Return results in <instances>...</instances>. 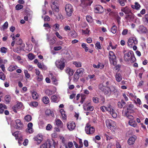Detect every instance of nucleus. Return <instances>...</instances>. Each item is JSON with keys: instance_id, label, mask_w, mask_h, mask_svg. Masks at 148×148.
<instances>
[{"instance_id": "obj_1", "label": "nucleus", "mask_w": 148, "mask_h": 148, "mask_svg": "<svg viewBox=\"0 0 148 148\" xmlns=\"http://www.w3.org/2000/svg\"><path fill=\"white\" fill-rule=\"evenodd\" d=\"M98 88L101 91L104 93V94L108 96H110L112 92V90L107 86H105L103 84H100L98 86Z\"/></svg>"}, {"instance_id": "obj_2", "label": "nucleus", "mask_w": 148, "mask_h": 148, "mask_svg": "<svg viewBox=\"0 0 148 148\" xmlns=\"http://www.w3.org/2000/svg\"><path fill=\"white\" fill-rule=\"evenodd\" d=\"M124 58L125 61H130L131 63H133L136 60L134 53L131 51H129L127 53H125Z\"/></svg>"}, {"instance_id": "obj_3", "label": "nucleus", "mask_w": 148, "mask_h": 148, "mask_svg": "<svg viewBox=\"0 0 148 148\" xmlns=\"http://www.w3.org/2000/svg\"><path fill=\"white\" fill-rule=\"evenodd\" d=\"M57 67L61 70L64 69L65 67V60L63 58L56 60L55 62Z\"/></svg>"}, {"instance_id": "obj_4", "label": "nucleus", "mask_w": 148, "mask_h": 148, "mask_svg": "<svg viewBox=\"0 0 148 148\" xmlns=\"http://www.w3.org/2000/svg\"><path fill=\"white\" fill-rule=\"evenodd\" d=\"M109 57L110 62L114 66L116 64V57L113 52L111 51L109 52Z\"/></svg>"}, {"instance_id": "obj_5", "label": "nucleus", "mask_w": 148, "mask_h": 148, "mask_svg": "<svg viewBox=\"0 0 148 148\" xmlns=\"http://www.w3.org/2000/svg\"><path fill=\"white\" fill-rule=\"evenodd\" d=\"M106 123L107 127L109 129L113 130L115 129L116 127L115 122L110 119H107L106 120Z\"/></svg>"}, {"instance_id": "obj_6", "label": "nucleus", "mask_w": 148, "mask_h": 148, "mask_svg": "<svg viewBox=\"0 0 148 148\" xmlns=\"http://www.w3.org/2000/svg\"><path fill=\"white\" fill-rule=\"evenodd\" d=\"M65 9L67 15L68 16H71L73 11L72 5L69 4H66L65 6Z\"/></svg>"}, {"instance_id": "obj_7", "label": "nucleus", "mask_w": 148, "mask_h": 148, "mask_svg": "<svg viewBox=\"0 0 148 148\" xmlns=\"http://www.w3.org/2000/svg\"><path fill=\"white\" fill-rule=\"evenodd\" d=\"M138 43L137 40L135 37H131L129 38L127 42L128 46L130 47Z\"/></svg>"}, {"instance_id": "obj_8", "label": "nucleus", "mask_w": 148, "mask_h": 148, "mask_svg": "<svg viewBox=\"0 0 148 148\" xmlns=\"http://www.w3.org/2000/svg\"><path fill=\"white\" fill-rule=\"evenodd\" d=\"M86 133L88 134H93L95 131V128L93 127H91L88 124H87L85 127Z\"/></svg>"}, {"instance_id": "obj_9", "label": "nucleus", "mask_w": 148, "mask_h": 148, "mask_svg": "<svg viewBox=\"0 0 148 148\" xmlns=\"http://www.w3.org/2000/svg\"><path fill=\"white\" fill-rule=\"evenodd\" d=\"M80 5L82 7H85L88 6H90L93 3V0H80Z\"/></svg>"}, {"instance_id": "obj_10", "label": "nucleus", "mask_w": 148, "mask_h": 148, "mask_svg": "<svg viewBox=\"0 0 148 148\" xmlns=\"http://www.w3.org/2000/svg\"><path fill=\"white\" fill-rule=\"evenodd\" d=\"M83 108L85 111H92L94 110V107L90 106V103L87 102L84 104L83 106Z\"/></svg>"}, {"instance_id": "obj_11", "label": "nucleus", "mask_w": 148, "mask_h": 148, "mask_svg": "<svg viewBox=\"0 0 148 148\" xmlns=\"http://www.w3.org/2000/svg\"><path fill=\"white\" fill-rule=\"evenodd\" d=\"M56 4L55 2H53L51 5V7L53 11L58 12L59 11V8L57 5H56Z\"/></svg>"}, {"instance_id": "obj_12", "label": "nucleus", "mask_w": 148, "mask_h": 148, "mask_svg": "<svg viewBox=\"0 0 148 148\" xmlns=\"http://www.w3.org/2000/svg\"><path fill=\"white\" fill-rule=\"evenodd\" d=\"M95 10L96 13H101L103 11V7L100 5L96 6Z\"/></svg>"}, {"instance_id": "obj_13", "label": "nucleus", "mask_w": 148, "mask_h": 148, "mask_svg": "<svg viewBox=\"0 0 148 148\" xmlns=\"http://www.w3.org/2000/svg\"><path fill=\"white\" fill-rule=\"evenodd\" d=\"M76 125L74 122H70L67 124L68 128L70 131L73 130L75 128Z\"/></svg>"}, {"instance_id": "obj_14", "label": "nucleus", "mask_w": 148, "mask_h": 148, "mask_svg": "<svg viewBox=\"0 0 148 148\" xmlns=\"http://www.w3.org/2000/svg\"><path fill=\"white\" fill-rule=\"evenodd\" d=\"M33 124L32 123L30 122L28 123L27 125V128L26 129V131L29 133H32L33 132V130L32 128Z\"/></svg>"}, {"instance_id": "obj_15", "label": "nucleus", "mask_w": 148, "mask_h": 148, "mask_svg": "<svg viewBox=\"0 0 148 148\" xmlns=\"http://www.w3.org/2000/svg\"><path fill=\"white\" fill-rule=\"evenodd\" d=\"M15 122L16 128L18 129H21L23 126V125L21 123L20 120L19 119H17L16 120Z\"/></svg>"}, {"instance_id": "obj_16", "label": "nucleus", "mask_w": 148, "mask_h": 148, "mask_svg": "<svg viewBox=\"0 0 148 148\" xmlns=\"http://www.w3.org/2000/svg\"><path fill=\"white\" fill-rule=\"evenodd\" d=\"M136 139V136H134L130 138L128 140V144L130 145L133 144Z\"/></svg>"}, {"instance_id": "obj_17", "label": "nucleus", "mask_w": 148, "mask_h": 148, "mask_svg": "<svg viewBox=\"0 0 148 148\" xmlns=\"http://www.w3.org/2000/svg\"><path fill=\"white\" fill-rule=\"evenodd\" d=\"M84 71L83 69L81 68L78 69L75 73V74L76 75V77L77 79H78L79 78V76L81 75L83 73Z\"/></svg>"}, {"instance_id": "obj_18", "label": "nucleus", "mask_w": 148, "mask_h": 148, "mask_svg": "<svg viewBox=\"0 0 148 148\" xmlns=\"http://www.w3.org/2000/svg\"><path fill=\"white\" fill-rule=\"evenodd\" d=\"M147 31V28L143 25L140 26L138 30V32L141 33H146Z\"/></svg>"}, {"instance_id": "obj_19", "label": "nucleus", "mask_w": 148, "mask_h": 148, "mask_svg": "<svg viewBox=\"0 0 148 148\" xmlns=\"http://www.w3.org/2000/svg\"><path fill=\"white\" fill-rule=\"evenodd\" d=\"M38 144H40L42 140V136L41 135H38L34 138Z\"/></svg>"}, {"instance_id": "obj_20", "label": "nucleus", "mask_w": 148, "mask_h": 148, "mask_svg": "<svg viewBox=\"0 0 148 148\" xmlns=\"http://www.w3.org/2000/svg\"><path fill=\"white\" fill-rule=\"evenodd\" d=\"M116 80L118 82H121L122 79V77L121 74L119 73H117L115 75Z\"/></svg>"}, {"instance_id": "obj_21", "label": "nucleus", "mask_w": 148, "mask_h": 148, "mask_svg": "<svg viewBox=\"0 0 148 148\" xmlns=\"http://www.w3.org/2000/svg\"><path fill=\"white\" fill-rule=\"evenodd\" d=\"M65 72L69 76H71L73 73V69L69 67H67L66 69Z\"/></svg>"}, {"instance_id": "obj_22", "label": "nucleus", "mask_w": 148, "mask_h": 148, "mask_svg": "<svg viewBox=\"0 0 148 148\" xmlns=\"http://www.w3.org/2000/svg\"><path fill=\"white\" fill-rule=\"evenodd\" d=\"M121 11L124 12L125 14H128L131 12V10L127 7L123 8L121 9Z\"/></svg>"}, {"instance_id": "obj_23", "label": "nucleus", "mask_w": 148, "mask_h": 148, "mask_svg": "<svg viewBox=\"0 0 148 148\" xmlns=\"http://www.w3.org/2000/svg\"><path fill=\"white\" fill-rule=\"evenodd\" d=\"M60 112L61 115L62 119L64 120H66V115L64 110L63 109H61L60 110Z\"/></svg>"}, {"instance_id": "obj_24", "label": "nucleus", "mask_w": 148, "mask_h": 148, "mask_svg": "<svg viewBox=\"0 0 148 148\" xmlns=\"http://www.w3.org/2000/svg\"><path fill=\"white\" fill-rule=\"evenodd\" d=\"M131 7L133 9L139 10L140 7V5L137 2H135L134 5H132Z\"/></svg>"}, {"instance_id": "obj_25", "label": "nucleus", "mask_w": 148, "mask_h": 148, "mask_svg": "<svg viewBox=\"0 0 148 148\" xmlns=\"http://www.w3.org/2000/svg\"><path fill=\"white\" fill-rule=\"evenodd\" d=\"M55 122L57 125L61 127L63 126V123L60 119H56L55 120Z\"/></svg>"}, {"instance_id": "obj_26", "label": "nucleus", "mask_w": 148, "mask_h": 148, "mask_svg": "<svg viewBox=\"0 0 148 148\" xmlns=\"http://www.w3.org/2000/svg\"><path fill=\"white\" fill-rule=\"evenodd\" d=\"M128 123L130 125L134 127H136L137 125L136 122L132 120H130L129 121Z\"/></svg>"}, {"instance_id": "obj_27", "label": "nucleus", "mask_w": 148, "mask_h": 148, "mask_svg": "<svg viewBox=\"0 0 148 148\" xmlns=\"http://www.w3.org/2000/svg\"><path fill=\"white\" fill-rule=\"evenodd\" d=\"M127 95L132 100H134L136 98V96L134 95L132 93L128 92Z\"/></svg>"}, {"instance_id": "obj_28", "label": "nucleus", "mask_w": 148, "mask_h": 148, "mask_svg": "<svg viewBox=\"0 0 148 148\" xmlns=\"http://www.w3.org/2000/svg\"><path fill=\"white\" fill-rule=\"evenodd\" d=\"M45 113L46 115L51 116L52 117L54 116V113L53 111L50 110H47L45 111Z\"/></svg>"}, {"instance_id": "obj_29", "label": "nucleus", "mask_w": 148, "mask_h": 148, "mask_svg": "<svg viewBox=\"0 0 148 148\" xmlns=\"http://www.w3.org/2000/svg\"><path fill=\"white\" fill-rule=\"evenodd\" d=\"M22 106V104L21 102H19L17 104L14 106L12 108L13 110H15V108L16 107L18 108H20Z\"/></svg>"}, {"instance_id": "obj_30", "label": "nucleus", "mask_w": 148, "mask_h": 148, "mask_svg": "<svg viewBox=\"0 0 148 148\" xmlns=\"http://www.w3.org/2000/svg\"><path fill=\"white\" fill-rule=\"evenodd\" d=\"M43 102L45 104H47L49 102V98L46 96L44 97L42 99Z\"/></svg>"}, {"instance_id": "obj_31", "label": "nucleus", "mask_w": 148, "mask_h": 148, "mask_svg": "<svg viewBox=\"0 0 148 148\" xmlns=\"http://www.w3.org/2000/svg\"><path fill=\"white\" fill-rule=\"evenodd\" d=\"M18 68L16 66L11 65L8 68V70L10 71H12L17 69Z\"/></svg>"}, {"instance_id": "obj_32", "label": "nucleus", "mask_w": 148, "mask_h": 148, "mask_svg": "<svg viewBox=\"0 0 148 148\" xmlns=\"http://www.w3.org/2000/svg\"><path fill=\"white\" fill-rule=\"evenodd\" d=\"M73 64L77 67H80L82 66V63L79 62L74 61Z\"/></svg>"}, {"instance_id": "obj_33", "label": "nucleus", "mask_w": 148, "mask_h": 148, "mask_svg": "<svg viewBox=\"0 0 148 148\" xmlns=\"http://www.w3.org/2000/svg\"><path fill=\"white\" fill-rule=\"evenodd\" d=\"M32 96L33 99H36L38 98V95L36 92L34 91L32 93Z\"/></svg>"}, {"instance_id": "obj_34", "label": "nucleus", "mask_w": 148, "mask_h": 148, "mask_svg": "<svg viewBox=\"0 0 148 148\" xmlns=\"http://www.w3.org/2000/svg\"><path fill=\"white\" fill-rule=\"evenodd\" d=\"M17 41L16 43L19 45H21L22 47H24V44H22V41L21 39L20 38L17 39Z\"/></svg>"}, {"instance_id": "obj_35", "label": "nucleus", "mask_w": 148, "mask_h": 148, "mask_svg": "<svg viewBox=\"0 0 148 148\" xmlns=\"http://www.w3.org/2000/svg\"><path fill=\"white\" fill-rule=\"evenodd\" d=\"M58 96L56 95H53L51 97V99L52 101L56 102L58 99Z\"/></svg>"}, {"instance_id": "obj_36", "label": "nucleus", "mask_w": 148, "mask_h": 148, "mask_svg": "<svg viewBox=\"0 0 148 148\" xmlns=\"http://www.w3.org/2000/svg\"><path fill=\"white\" fill-rule=\"evenodd\" d=\"M111 30L113 33H116L117 30L116 26L115 25H113L111 28Z\"/></svg>"}, {"instance_id": "obj_37", "label": "nucleus", "mask_w": 148, "mask_h": 148, "mask_svg": "<svg viewBox=\"0 0 148 148\" xmlns=\"http://www.w3.org/2000/svg\"><path fill=\"white\" fill-rule=\"evenodd\" d=\"M22 47H17L16 48L13 49V51L15 52L19 53L20 51L22 50Z\"/></svg>"}, {"instance_id": "obj_38", "label": "nucleus", "mask_w": 148, "mask_h": 148, "mask_svg": "<svg viewBox=\"0 0 148 148\" xmlns=\"http://www.w3.org/2000/svg\"><path fill=\"white\" fill-rule=\"evenodd\" d=\"M110 114L112 115V116L114 118H115L117 116V114L114 110L113 109L110 112Z\"/></svg>"}, {"instance_id": "obj_39", "label": "nucleus", "mask_w": 148, "mask_h": 148, "mask_svg": "<svg viewBox=\"0 0 148 148\" xmlns=\"http://www.w3.org/2000/svg\"><path fill=\"white\" fill-rule=\"evenodd\" d=\"M38 105V103L36 101H32L30 103L29 105L33 107H36Z\"/></svg>"}, {"instance_id": "obj_40", "label": "nucleus", "mask_w": 148, "mask_h": 148, "mask_svg": "<svg viewBox=\"0 0 148 148\" xmlns=\"http://www.w3.org/2000/svg\"><path fill=\"white\" fill-rule=\"evenodd\" d=\"M28 57L29 59L31 60H32L35 58V55L32 53H29L28 55Z\"/></svg>"}, {"instance_id": "obj_41", "label": "nucleus", "mask_w": 148, "mask_h": 148, "mask_svg": "<svg viewBox=\"0 0 148 148\" xmlns=\"http://www.w3.org/2000/svg\"><path fill=\"white\" fill-rule=\"evenodd\" d=\"M25 120L27 122L30 121L32 119V117L29 115H27L25 117Z\"/></svg>"}, {"instance_id": "obj_42", "label": "nucleus", "mask_w": 148, "mask_h": 148, "mask_svg": "<svg viewBox=\"0 0 148 148\" xmlns=\"http://www.w3.org/2000/svg\"><path fill=\"white\" fill-rule=\"evenodd\" d=\"M86 19L89 23H91L92 21V18L90 15H87L86 16Z\"/></svg>"}, {"instance_id": "obj_43", "label": "nucleus", "mask_w": 148, "mask_h": 148, "mask_svg": "<svg viewBox=\"0 0 148 148\" xmlns=\"http://www.w3.org/2000/svg\"><path fill=\"white\" fill-rule=\"evenodd\" d=\"M45 93L48 96L52 94L53 91L49 89H47L45 91Z\"/></svg>"}, {"instance_id": "obj_44", "label": "nucleus", "mask_w": 148, "mask_h": 148, "mask_svg": "<svg viewBox=\"0 0 148 148\" xmlns=\"http://www.w3.org/2000/svg\"><path fill=\"white\" fill-rule=\"evenodd\" d=\"M7 51V49L4 47H2L1 48L0 51L2 53H6Z\"/></svg>"}, {"instance_id": "obj_45", "label": "nucleus", "mask_w": 148, "mask_h": 148, "mask_svg": "<svg viewBox=\"0 0 148 148\" xmlns=\"http://www.w3.org/2000/svg\"><path fill=\"white\" fill-rule=\"evenodd\" d=\"M82 47L85 49V51L87 52L88 50V48L86 46V44L84 43H82Z\"/></svg>"}, {"instance_id": "obj_46", "label": "nucleus", "mask_w": 148, "mask_h": 148, "mask_svg": "<svg viewBox=\"0 0 148 148\" xmlns=\"http://www.w3.org/2000/svg\"><path fill=\"white\" fill-rule=\"evenodd\" d=\"M24 73L25 76V77L27 79L29 78L30 77V74L28 73V71L27 70H24Z\"/></svg>"}, {"instance_id": "obj_47", "label": "nucleus", "mask_w": 148, "mask_h": 148, "mask_svg": "<svg viewBox=\"0 0 148 148\" xmlns=\"http://www.w3.org/2000/svg\"><path fill=\"white\" fill-rule=\"evenodd\" d=\"M11 97L9 95H7L5 96V100L7 102L9 103L10 101Z\"/></svg>"}, {"instance_id": "obj_48", "label": "nucleus", "mask_w": 148, "mask_h": 148, "mask_svg": "<svg viewBox=\"0 0 148 148\" xmlns=\"http://www.w3.org/2000/svg\"><path fill=\"white\" fill-rule=\"evenodd\" d=\"M129 112V111L127 110L126 111L123 110L122 112V114L123 116L127 117L129 115L128 112Z\"/></svg>"}, {"instance_id": "obj_49", "label": "nucleus", "mask_w": 148, "mask_h": 148, "mask_svg": "<svg viewBox=\"0 0 148 148\" xmlns=\"http://www.w3.org/2000/svg\"><path fill=\"white\" fill-rule=\"evenodd\" d=\"M118 1L121 5L123 6L125 5V3L126 1V0H118Z\"/></svg>"}, {"instance_id": "obj_50", "label": "nucleus", "mask_w": 148, "mask_h": 148, "mask_svg": "<svg viewBox=\"0 0 148 148\" xmlns=\"http://www.w3.org/2000/svg\"><path fill=\"white\" fill-rule=\"evenodd\" d=\"M128 106L127 108V110L130 111V110H131L133 108H134V106L133 104H128Z\"/></svg>"}, {"instance_id": "obj_51", "label": "nucleus", "mask_w": 148, "mask_h": 148, "mask_svg": "<svg viewBox=\"0 0 148 148\" xmlns=\"http://www.w3.org/2000/svg\"><path fill=\"white\" fill-rule=\"evenodd\" d=\"M112 107L109 105L108 107H106V110L110 112V113L113 110Z\"/></svg>"}, {"instance_id": "obj_52", "label": "nucleus", "mask_w": 148, "mask_h": 148, "mask_svg": "<svg viewBox=\"0 0 148 148\" xmlns=\"http://www.w3.org/2000/svg\"><path fill=\"white\" fill-rule=\"evenodd\" d=\"M5 78L4 74L1 72L0 73V79L2 80H4Z\"/></svg>"}, {"instance_id": "obj_53", "label": "nucleus", "mask_w": 148, "mask_h": 148, "mask_svg": "<svg viewBox=\"0 0 148 148\" xmlns=\"http://www.w3.org/2000/svg\"><path fill=\"white\" fill-rule=\"evenodd\" d=\"M123 97L125 99V100L126 101L128 100V98L127 95V94H126L125 92H124L123 94Z\"/></svg>"}, {"instance_id": "obj_54", "label": "nucleus", "mask_w": 148, "mask_h": 148, "mask_svg": "<svg viewBox=\"0 0 148 148\" xmlns=\"http://www.w3.org/2000/svg\"><path fill=\"white\" fill-rule=\"evenodd\" d=\"M23 7V5L21 4H18L16 6V10H19L22 9Z\"/></svg>"}, {"instance_id": "obj_55", "label": "nucleus", "mask_w": 148, "mask_h": 148, "mask_svg": "<svg viewBox=\"0 0 148 148\" xmlns=\"http://www.w3.org/2000/svg\"><path fill=\"white\" fill-rule=\"evenodd\" d=\"M52 128V125L50 124H48L46 127V130L48 131H50Z\"/></svg>"}, {"instance_id": "obj_56", "label": "nucleus", "mask_w": 148, "mask_h": 148, "mask_svg": "<svg viewBox=\"0 0 148 148\" xmlns=\"http://www.w3.org/2000/svg\"><path fill=\"white\" fill-rule=\"evenodd\" d=\"M14 59L16 61H18L21 59V57L18 56H13Z\"/></svg>"}, {"instance_id": "obj_57", "label": "nucleus", "mask_w": 148, "mask_h": 148, "mask_svg": "<svg viewBox=\"0 0 148 148\" xmlns=\"http://www.w3.org/2000/svg\"><path fill=\"white\" fill-rule=\"evenodd\" d=\"M92 100L95 103H97L99 102V99L97 97H93L92 98Z\"/></svg>"}, {"instance_id": "obj_58", "label": "nucleus", "mask_w": 148, "mask_h": 148, "mask_svg": "<svg viewBox=\"0 0 148 148\" xmlns=\"http://www.w3.org/2000/svg\"><path fill=\"white\" fill-rule=\"evenodd\" d=\"M81 100L80 101V103H82L84 101L86 98V96L84 95H81Z\"/></svg>"}, {"instance_id": "obj_59", "label": "nucleus", "mask_w": 148, "mask_h": 148, "mask_svg": "<svg viewBox=\"0 0 148 148\" xmlns=\"http://www.w3.org/2000/svg\"><path fill=\"white\" fill-rule=\"evenodd\" d=\"M59 25L58 24L56 23L53 25V27L54 28L55 31H57L59 30Z\"/></svg>"}, {"instance_id": "obj_60", "label": "nucleus", "mask_w": 148, "mask_h": 148, "mask_svg": "<svg viewBox=\"0 0 148 148\" xmlns=\"http://www.w3.org/2000/svg\"><path fill=\"white\" fill-rule=\"evenodd\" d=\"M105 136L107 140H110V139H112L113 138L112 136H111L110 134L108 135L107 134H105Z\"/></svg>"}, {"instance_id": "obj_61", "label": "nucleus", "mask_w": 148, "mask_h": 148, "mask_svg": "<svg viewBox=\"0 0 148 148\" xmlns=\"http://www.w3.org/2000/svg\"><path fill=\"white\" fill-rule=\"evenodd\" d=\"M82 33L84 34L89 35V30H88V28H87L86 30H82Z\"/></svg>"}, {"instance_id": "obj_62", "label": "nucleus", "mask_w": 148, "mask_h": 148, "mask_svg": "<svg viewBox=\"0 0 148 148\" xmlns=\"http://www.w3.org/2000/svg\"><path fill=\"white\" fill-rule=\"evenodd\" d=\"M55 35L58 38L60 39H62L63 37L61 36L59 34V33L58 32H56L55 33Z\"/></svg>"}, {"instance_id": "obj_63", "label": "nucleus", "mask_w": 148, "mask_h": 148, "mask_svg": "<svg viewBox=\"0 0 148 148\" xmlns=\"http://www.w3.org/2000/svg\"><path fill=\"white\" fill-rule=\"evenodd\" d=\"M43 77L42 75H38L37 77V79L39 81H40L42 80Z\"/></svg>"}, {"instance_id": "obj_64", "label": "nucleus", "mask_w": 148, "mask_h": 148, "mask_svg": "<svg viewBox=\"0 0 148 148\" xmlns=\"http://www.w3.org/2000/svg\"><path fill=\"white\" fill-rule=\"evenodd\" d=\"M128 32V30L127 29H124L122 33V34L123 35H127Z\"/></svg>"}]
</instances>
